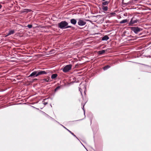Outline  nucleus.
I'll return each instance as SVG.
<instances>
[{"instance_id": "1", "label": "nucleus", "mask_w": 151, "mask_h": 151, "mask_svg": "<svg viewBox=\"0 0 151 151\" xmlns=\"http://www.w3.org/2000/svg\"><path fill=\"white\" fill-rule=\"evenodd\" d=\"M68 23L65 21L61 22L58 24V27L61 29H64L69 28H71V26H68Z\"/></svg>"}, {"instance_id": "2", "label": "nucleus", "mask_w": 151, "mask_h": 151, "mask_svg": "<svg viewBox=\"0 0 151 151\" xmlns=\"http://www.w3.org/2000/svg\"><path fill=\"white\" fill-rule=\"evenodd\" d=\"M72 65L71 64H69L66 65L63 69V71L64 72H67L70 70L72 68Z\"/></svg>"}, {"instance_id": "3", "label": "nucleus", "mask_w": 151, "mask_h": 151, "mask_svg": "<svg viewBox=\"0 0 151 151\" xmlns=\"http://www.w3.org/2000/svg\"><path fill=\"white\" fill-rule=\"evenodd\" d=\"M86 23L85 21L82 19L80 18L78 19V24L80 26H83L85 25Z\"/></svg>"}, {"instance_id": "4", "label": "nucleus", "mask_w": 151, "mask_h": 151, "mask_svg": "<svg viewBox=\"0 0 151 151\" xmlns=\"http://www.w3.org/2000/svg\"><path fill=\"white\" fill-rule=\"evenodd\" d=\"M130 28L136 34H137L141 30V29L138 27H130Z\"/></svg>"}, {"instance_id": "5", "label": "nucleus", "mask_w": 151, "mask_h": 151, "mask_svg": "<svg viewBox=\"0 0 151 151\" xmlns=\"http://www.w3.org/2000/svg\"><path fill=\"white\" fill-rule=\"evenodd\" d=\"M137 19L133 18L131 19L130 22L129 23L128 25L129 26H132V25L133 24L137 23Z\"/></svg>"}, {"instance_id": "6", "label": "nucleus", "mask_w": 151, "mask_h": 151, "mask_svg": "<svg viewBox=\"0 0 151 151\" xmlns=\"http://www.w3.org/2000/svg\"><path fill=\"white\" fill-rule=\"evenodd\" d=\"M80 87L79 88V91H80L81 95H82L81 91L82 90L81 88H83L84 90V91L85 93L86 91V86L84 85L82 83H81L80 85Z\"/></svg>"}, {"instance_id": "7", "label": "nucleus", "mask_w": 151, "mask_h": 151, "mask_svg": "<svg viewBox=\"0 0 151 151\" xmlns=\"http://www.w3.org/2000/svg\"><path fill=\"white\" fill-rule=\"evenodd\" d=\"M48 73H49V71H45L44 70H41L38 72L37 74L35 76H37L40 75L46 74Z\"/></svg>"}, {"instance_id": "8", "label": "nucleus", "mask_w": 151, "mask_h": 151, "mask_svg": "<svg viewBox=\"0 0 151 151\" xmlns=\"http://www.w3.org/2000/svg\"><path fill=\"white\" fill-rule=\"evenodd\" d=\"M14 32L15 31L14 30L9 29L8 32L7 33V35L5 36V37H6L11 35H13L14 33Z\"/></svg>"}, {"instance_id": "9", "label": "nucleus", "mask_w": 151, "mask_h": 151, "mask_svg": "<svg viewBox=\"0 0 151 151\" xmlns=\"http://www.w3.org/2000/svg\"><path fill=\"white\" fill-rule=\"evenodd\" d=\"M70 22L72 24L75 25L77 23V21L74 19H70Z\"/></svg>"}, {"instance_id": "10", "label": "nucleus", "mask_w": 151, "mask_h": 151, "mask_svg": "<svg viewBox=\"0 0 151 151\" xmlns=\"http://www.w3.org/2000/svg\"><path fill=\"white\" fill-rule=\"evenodd\" d=\"M37 72L36 71L33 72L29 75V77L33 76L34 77H35V76L37 74Z\"/></svg>"}, {"instance_id": "11", "label": "nucleus", "mask_w": 151, "mask_h": 151, "mask_svg": "<svg viewBox=\"0 0 151 151\" xmlns=\"http://www.w3.org/2000/svg\"><path fill=\"white\" fill-rule=\"evenodd\" d=\"M48 99V98L47 99H43L42 103L43 104H44L45 105H46L48 103V101H47V99Z\"/></svg>"}, {"instance_id": "12", "label": "nucleus", "mask_w": 151, "mask_h": 151, "mask_svg": "<svg viewBox=\"0 0 151 151\" xmlns=\"http://www.w3.org/2000/svg\"><path fill=\"white\" fill-rule=\"evenodd\" d=\"M58 76L56 74H54L52 75L51 78L52 79H54L56 78Z\"/></svg>"}, {"instance_id": "13", "label": "nucleus", "mask_w": 151, "mask_h": 151, "mask_svg": "<svg viewBox=\"0 0 151 151\" xmlns=\"http://www.w3.org/2000/svg\"><path fill=\"white\" fill-rule=\"evenodd\" d=\"M109 39V37L108 36L106 35L103 37L102 38V40H108Z\"/></svg>"}, {"instance_id": "14", "label": "nucleus", "mask_w": 151, "mask_h": 151, "mask_svg": "<svg viewBox=\"0 0 151 151\" xmlns=\"http://www.w3.org/2000/svg\"><path fill=\"white\" fill-rule=\"evenodd\" d=\"M127 19H124L120 22V24H123L127 22Z\"/></svg>"}, {"instance_id": "15", "label": "nucleus", "mask_w": 151, "mask_h": 151, "mask_svg": "<svg viewBox=\"0 0 151 151\" xmlns=\"http://www.w3.org/2000/svg\"><path fill=\"white\" fill-rule=\"evenodd\" d=\"M109 3V1H106L102 3V4L103 5H107Z\"/></svg>"}, {"instance_id": "16", "label": "nucleus", "mask_w": 151, "mask_h": 151, "mask_svg": "<svg viewBox=\"0 0 151 151\" xmlns=\"http://www.w3.org/2000/svg\"><path fill=\"white\" fill-rule=\"evenodd\" d=\"M102 9L103 11H107L108 9V7L107 6H102Z\"/></svg>"}, {"instance_id": "17", "label": "nucleus", "mask_w": 151, "mask_h": 151, "mask_svg": "<svg viewBox=\"0 0 151 151\" xmlns=\"http://www.w3.org/2000/svg\"><path fill=\"white\" fill-rule=\"evenodd\" d=\"M105 52L104 50L99 51L98 52V54L99 55H101L104 53Z\"/></svg>"}, {"instance_id": "18", "label": "nucleus", "mask_w": 151, "mask_h": 151, "mask_svg": "<svg viewBox=\"0 0 151 151\" xmlns=\"http://www.w3.org/2000/svg\"><path fill=\"white\" fill-rule=\"evenodd\" d=\"M31 11V10L30 9H25L23 11V12L28 13L29 12H30Z\"/></svg>"}, {"instance_id": "19", "label": "nucleus", "mask_w": 151, "mask_h": 151, "mask_svg": "<svg viewBox=\"0 0 151 151\" xmlns=\"http://www.w3.org/2000/svg\"><path fill=\"white\" fill-rule=\"evenodd\" d=\"M67 130L70 133L73 135V136H74V137H76L78 140H79V139H78V138L76 137V136L73 133H72L71 131H70V130H69L68 129H67Z\"/></svg>"}, {"instance_id": "20", "label": "nucleus", "mask_w": 151, "mask_h": 151, "mask_svg": "<svg viewBox=\"0 0 151 151\" xmlns=\"http://www.w3.org/2000/svg\"><path fill=\"white\" fill-rule=\"evenodd\" d=\"M110 67V66L109 65H107L104 67L103 68V70H107Z\"/></svg>"}, {"instance_id": "21", "label": "nucleus", "mask_w": 151, "mask_h": 151, "mask_svg": "<svg viewBox=\"0 0 151 151\" xmlns=\"http://www.w3.org/2000/svg\"><path fill=\"white\" fill-rule=\"evenodd\" d=\"M43 81H46L47 82H48L50 81L49 78H47V79H43Z\"/></svg>"}, {"instance_id": "22", "label": "nucleus", "mask_w": 151, "mask_h": 151, "mask_svg": "<svg viewBox=\"0 0 151 151\" xmlns=\"http://www.w3.org/2000/svg\"><path fill=\"white\" fill-rule=\"evenodd\" d=\"M27 27L29 28H31L32 27V25L31 24H28L27 25Z\"/></svg>"}, {"instance_id": "23", "label": "nucleus", "mask_w": 151, "mask_h": 151, "mask_svg": "<svg viewBox=\"0 0 151 151\" xmlns=\"http://www.w3.org/2000/svg\"><path fill=\"white\" fill-rule=\"evenodd\" d=\"M60 88V87L59 86L57 87L55 89V91H56L58 89Z\"/></svg>"}, {"instance_id": "24", "label": "nucleus", "mask_w": 151, "mask_h": 151, "mask_svg": "<svg viewBox=\"0 0 151 151\" xmlns=\"http://www.w3.org/2000/svg\"><path fill=\"white\" fill-rule=\"evenodd\" d=\"M84 105H85V104L83 105L82 109H83V110L84 111V114H85V110L84 109Z\"/></svg>"}, {"instance_id": "25", "label": "nucleus", "mask_w": 151, "mask_h": 151, "mask_svg": "<svg viewBox=\"0 0 151 151\" xmlns=\"http://www.w3.org/2000/svg\"><path fill=\"white\" fill-rule=\"evenodd\" d=\"M115 14V13H111L110 14V15H114V14Z\"/></svg>"}, {"instance_id": "26", "label": "nucleus", "mask_w": 151, "mask_h": 151, "mask_svg": "<svg viewBox=\"0 0 151 151\" xmlns=\"http://www.w3.org/2000/svg\"><path fill=\"white\" fill-rule=\"evenodd\" d=\"M84 20L85 21V22H86V21H90L89 20H88V19H85V20Z\"/></svg>"}, {"instance_id": "27", "label": "nucleus", "mask_w": 151, "mask_h": 151, "mask_svg": "<svg viewBox=\"0 0 151 151\" xmlns=\"http://www.w3.org/2000/svg\"><path fill=\"white\" fill-rule=\"evenodd\" d=\"M2 7V5L0 4V9Z\"/></svg>"}, {"instance_id": "28", "label": "nucleus", "mask_w": 151, "mask_h": 151, "mask_svg": "<svg viewBox=\"0 0 151 151\" xmlns=\"http://www.w3.org/2000/svg\"><path fill=\"white\" fill-rule=\"evenodd\" d=\"M63 126V127L64 128H65L67 130V129L65 127H64V126H63Z\"/></svg>"}, {"instance_id": "29", "label": "nucleus", "mask_w": 151, "mask_h": 151, "mask_svg": "<svg viewBox=\"0 0 151 151\" xmlns=\"http://www.w3.org/2000/svg\"><path fill=\"white\" fill-rule=\"evenodd\" d=\"M105 0H102L103 1H104Z\"/></svg>"}, {"instance_id": "30", "label": "nucleus", "mask_w": 151, "mask_h": 151, "mask_svg": "<svg viewBox=\"0 0 151 151\" xmlns=\"http://www.w3.org/2000/svg\"><path fill=\"white\" fill-rule=\"evenodd\" d=\"M122 1H123L124 0H122Z\"/></svg>"}]
</instances>
